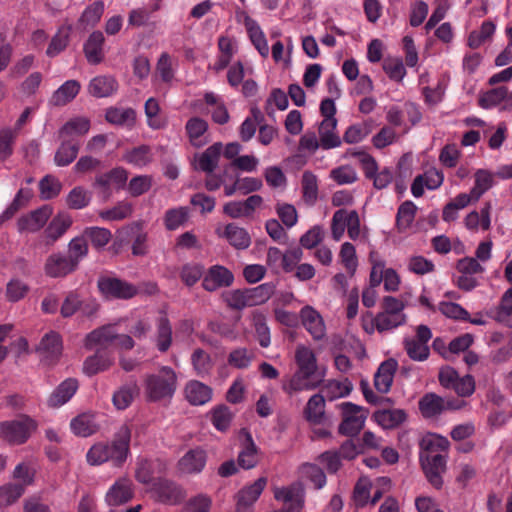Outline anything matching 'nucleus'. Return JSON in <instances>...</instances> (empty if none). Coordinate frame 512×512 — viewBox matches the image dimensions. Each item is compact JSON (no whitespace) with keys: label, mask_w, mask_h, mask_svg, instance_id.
I'll list each match as a JSON object with an SVG mask.
<instances>
[{"label":"nucleus","mask_w":512,"mask_h":512,"mask_svg":"<svg viewBox=\"0 0 512 512\" xmlns=\"http://www.w3.org/2000/svg\"><path fill=\"white\" fill-rule=\"evenodd\" d=\"M72 224V219L68 214L60 213L53 218L45 230L47 243L52 244L58 240Z\"/></svg>","instance_id":"obj_37"},{"label":"nucleus","mask_w":512,"mask_h":512,"mask_svg":"<svg viewBox=\"0 0 512 512\" xmlns=\"http://www.w3.org/2000/svg\"><path fill=\"white\" fill-rule=\"evenodd\" d=\"M52 211V208L48 205L33 211L29 216L20 220V229L30 232L38 231L46 224L47 220L52 215Z\"/></svg>","instance_id":"obj_34"},{"label":"nucleus","mask_w":512,"mask_h":512,"mask_svg":"<svg viewBox=\"0 0 512 512\" xmlns=\"http://www.w3.org/2000/svg\"><path fill=\"white\" fill-rule=\"evenodd\" d=\"M479 105L484 109L500 107L509 110L512 108V91L505 86L493 88L480 96Z\"/></svg>","instance_id":"obj_12"},{"label":"nucleus","mask_w":512,"mask_h":512,"mask_svg":"<svg viewBox=\"0 0 512 512\" xmlns=\"http://www.w3.org/2000/svg\"><path fill=\"white\" fill-rule=\"evenodd\" d=\"M78 389L76 379L68 378L61 382L48 398L49 407L57 408L67 403Z\"/></svg>","instance_id":"obj_25"},{"label":"nucleus","mask_w":512,"mask_h":512,"mask_svg":"<svg viewBox=\"0 0 512 512\" xmlns=\"http://www.w3.org/2000/svg\"><path fill=\"white\" fill-rule=\"evenodd\" d=\"M189 217L187 207H177L166 211L164 224L167 230L173 231L184 225Z\"/></svg>","instance_id":"obj_56"},{"label":"nucleus","mask_w":512,"mask_h":512,"mask_svg":"<svg viewBox=\"0 0 512 512\" xmlns=\"http://www.w3.org/2000/svg\"><path fill=\"white\" fill-rule=\"evenodd\" d=\"M239 437L243 444V450L239 453L238 464L244 469H251L256 464V450L252 435L246 429H243Z\"/></svg>","instance_id":"obj_35"},{"label":"nucleus","mask_w":512,"mask_h":512,"mask_svg":"<svg viewBox=\"0 0 512 512\" xmlns=\"http://www.w3.org/2000/svg\"><path fill=\"white\" fill-rule=\"evenodd\" d=\"M138 393L139 387L135 381L122 385L114 392L112 397L115 408L118 410H125L131 405Z\"/></svg>","instance_id":"obj_38"},{"label":"nucleus","mask_w":512,"mask_h":512,"mask_svg":"<svg viewBox=\"0 0 512 512\" xmlns=\"http://www.w3.org/2000/svg\"><path fill=\"white\" fill-rule=\"evenodd\" d=\"M352 389L353 385L348 379L342 381L329 380L325 383L323 392L329 399L333 400L348 396Z\"/></svg>","instance_id":"obj_50"},{"label":"nucleus","mask_w":512,"mask_h":512,"mask_svg":"<svg viewBox=\"0 0 512 512\" xmlns=\"http://www.w3.org/2000/svg\"><path fill=\"white\" fill-rule=\"evenodd\" d=\"M216 233L219 237L226 239L236 249H246L251 242L248 232L234 223L218 226Z\"/></svg>","instance_id":"obj_16"},{"label":"nucleus","mask_w":512,"mask_h":512,"mask_svg":"<svg viewBox=\"0 0 512 512\" xmlns=\"http://www.w3.org/2000/svg\"><path fill=\"white\" fill-rule=\"evenodd\" d=\"M131 431L128 426L123 425L119 428L114 440L108 444V461L115 466H121L129 454V443Z\"/></svg>","instance_id":"obj_8"},{"label":"nucleus","mask_w":512,"mask_h":512,"mask_svg":"<svg viewBox=\"0 0 512 512\" xmlns=\"http://www.w3.org/2000/svg\"><path fill=\"white\" fill-rule=\"evenodd\" d=\"M92 194L81 186L73 188L66 197V203L71 209H83L90 203Z\"/></svg>","instance_id":"obj_58"},{"label":"nucleus","mask_w":512,"mask_h":512,"mask_svg":"<svg viewBox=\"0 0 512 512\" xmlns=\"http://www.w3.org/2000/svg\"><path fill=\"white\" fill-rule=\"evenodd\" d=\"M123 160L135 167L142 168L153 160V153L148 145H140L127 150L123 154Z\"/></svg>","instance_id":"obj_41"},{"label":"nucleus","mask_w":512,"mask_h":512,"mask_svg":"<svg viewBox=\"0 0 512 512\" xmlns=\"http://www.w3.org/2000/svg\"><path fill=\"white\" fill-rule=\"evenodd\" d=\"M397 366L394 359H388L381 363L374 376V385L377 391L387 393L390 390Z\"/></svg>","instance_id":"obj_26"},{"label":"nucleus","mask_w":512,"mask_h":512,"mask_svg":"<svg viewBox=\"0 0 512 512\" xmlns=\"http://www.w3.org/2000/svg\"><path fill=\"white\" fill-rule=\"evenodd\" d=\"M80 142L78 140H65L56 151L54 161L57 166H67L72 163L79 152Z\"/></svg>","instance_id":"obj_40"},{"label":"nucleus","mask_w":512,"mask_h":512,"mask_svg":"<svg viewBox=\"0 0 512 512\" xmlns=\"http://www.w3.org/2000/svg\"><path fill=\"white\" fill-rule=\"evenodd\" d=\"M218 50L219 55L217 61L214 63L213 68L216 71H221L230 64L232 58L238 51L236 39L227 34L219 36Z\"/></svg>","instance_id":"obj_21"},{"label":"nucleus","mask_w":512,"mask_h":512,"mask_svg":"<svg viewBox=\"0 0 512 512\" xmlns=\"http://www.w3.org/2000/svg\"><path fill=\"white\" fill-rule=\"evenodd\" d=\"M38 423L28 415L0 422V439L11 444H24L36 431Z\"/></svg>","instance_id":"obj_3"},{"label":"nucleus","mask_w":512,"mask_h":512,"mask_svg":"<svg viewBox=\"0 0 512 512\" xmlns=\"http://www.w3.org/2000/svg\"><path fill=\"white\" fill-rule=\"evenodd\" d=\"M204 275V266L198 263H187L180 271L181 280L189 287L195 285L200 279L203 280Z\"/></svg>","instance_id":"obj_62"},{"label":"nucleus","mask_w":512,"mask_h":512,"mask_svg":"<svg viewBox=\"0 0 512 512\" xmlns=\"http://www.w3.org/2000/svg\"><path fill=\"white\" fill-rule=\"evenodd\" d=\"M185 395L189 403L200 406L211 400L212 389L200 381L191 380L185 386Z\"/></svg>","instance_id":"obj_30"},{"label":"nucleus","mask_w":512,"mask_h":512,"mask_svg":"<svg viewBox=\"0 0 512 512\" xmlns=\"http://www.w3.org/2000/svg\"><path fill=\"white\" fill-rule=\"evenodd\" d=\"M339 257L348 274L353 276L358 267V260L354 245L350 242H344L341 245Z\"/></svg>","instance_id":"obj_60"},{"label":"nucleus","mask_w":512,"mask_h":512,"mask_svg":"<svg viewBox=\"0 0 512 512\" xmlns=\"http://www.w3.org/2000/svg\"><path fill=\"white\" fill-rule=\"evenodd\" d=\"M225 303L232 309L242 310L256 304V288L236 289L223 293Z\"/></svg>","instance_id":"obj_17"},{"label":"nucleus","mask_w":512,"mask_h":512,"mask_svg":"<svg viewBox=\"0 0 512 512\" xmlns=\"http://www.w3.org/2000/svg\"><path fill=\"white\" fill-rule=\"evenodd\" d=\"M300 475L310 481L316 489H322L327 482L324 471L315 464L305 463L300 467Z\"/></svg>","instance_id":"obj_49"},{"label":"nucleus","mask_w":512,"mask_h":512,"mask_svg":"<svg viewBox=\"0 0 512 512\" xmlns=\"http://www.w3.org/2000/svg\"><path fill=\"white\" fill-rule=\"evenodd\" d=\"M406 322V315H394L386 311L378 313L373 324L379 332L391 331Z\"/></svg>","instance_id":"obj_46"},{"label":"nucleus","mask_w":512,"mask_h":512,"mask_svg":"<svg viewBox=\"0 0 512 512\" xmlns=\"http://www.w3.org/2000/svg\"><path fill=\"white\" fill-rule=\"evenodd\" d=\"M118 89L116 79L111 75H100L91 79L88 90L97 98H104L113 95Z\"/></svg>","instance_id":"obj_29"},{"label":"nucleus","mask_w":512,"mask_h":512,"mask_svg":"<svg viewBox=\"0 0 512 512\" xmlns=\"http://www.w3.org/2000/svg\"><path fill=\"white\" fill-rule=\"evenodd\" d=\"M274 498L293 512H302L305 503V491L302 484L296 482L286 487H276Z\"/></svg>","instance_id":"obj_7"},{"label":"nucleus","mask_w":512,"mask_h":512,"mask_svg":"<svg viewBox=\"0 0 512 512\" xmlns=\"http://www.w3.org/2000/svg\"><path fill=\"white\" fill-rule=\"evenodd\" d=\"M207 462V452L196 447L188 450L178 461L177 470L182 475L199 474L203 471Z\"/></svg>","instance_id":"obj_10"},{"label":"nucleus","mask_w":512,"mask_h":512,"mask_svg":"<svg viewBox=\"0 0 512 512\" xmlns=\"http://www.w3.org/2000/svg\"><path fill=\"white\" fill-rule=\"evenodd\" d=\"M496 318L499 322L512 327V286L503 294Z\"/></svg>","instance_id":"obj_63"},{"label":"nucleus","mask_w":512,"mask_h":512,"mask_svg":"<svg viewBox=\"0 0 512 512\" xmlns=\"http://www.w3.org/2000/svg\"><path fill=\"white\" fill-rule=\"evenodd\" d=\"M105 10L104 2L101 0L94 1L87 6L79 18V23L83 26H95L101 19Z\"/></svg>","instance_id":"obj_54"},{"label":"nucleus","mask_w":512,"mask_h":512,"mask_svg":"<svg viewBox=\"0 0 512 512\" xmlns=\"http://www.w3.org/2000/svg\"><path fill=\"white\" fill-rule=\"evenodd\" d=\"M446 455L421 453L420 461L425 476L429 483L436 489H440L443 484L442 473L446 469Z\"/></svg>","instance_id":"obj_6"},{"label":"nucleus","mask_w":512,"mask_h":512,"mask_svg":"<svg viewBox=\"0 0 512 512\" xmlns=\"http://www.w3.org/2000/svg\"><path fill=\"white\" fill-rule=\"evenodd\" d=\"M256 207V195L249 196L245 201H232L224 206V212L233 217L249 215Z\"/></svg>","instance_id":"obj_48"},{"label":"nucleus","mask_w":512,"mask_h":512,"mask_svg":"<svg viewBox=\"0 0 512 512\" xmlns=\"http://www.w3.org/2000/svg\"><path fill=\"white\" fill-rule=\"evenodd\" d=\"M112 364L108 356L96 353L88 357L83 364V371L85 374L92 376L101 371L107 370Z\"/></svg>","instance_id":"obj_59"},{"label":"nucleus","mask_w":512,"mask_h":512,"mask_svg":"<svg viewBox=\"0 0 512 512\" xmlns=\"http://www.w3.org/2000/svg\"><path fill=\"white\" fill-rule=\"evenodd\" d=\"M185 130L192 146L200 148L209 141L208 123L200 117L190 118L185 125Z\"/></svg>","instance_id":"obj_19"},{"label":"nucleus","mask_w":512,"mask_h":512,"mask_svg":"<svg viewBox=\"0 0 512 512\" xmlns=\"http://www.w3.org/2000/svg\"><path fill=\"white\" fill-rule=\"evenodd\" d=\"M100 292L109 299L128 300L140 294V289L136 285L111 276H103L98 280Z\"/></svg>","instance_id":"obj_5"},{"label":"nucleus","mask_w":512,"mask_h":512,"mask_svg":"<svg viewBox=\"0 0 512 512\" xmlns=\"http://www.w3.org/2000/svg\"><path fill=\"white\" fill-rule=\"evenodd\" d=\"M116 329L113 325H105L90 332L85 339V347L92 349H105L114 343Z\"/></svg>","instance_id":"obj_18"},{"label":"nucleus","mask_w":512,"mask_h":512,"mask_svg":"<svg viewBox=\"0 0 512 512\" xmlns=\"http://www.w3.org/2000/svg\"><path fill=\"white\" fill-rule=\"evenodd\" d=\"M338 407L342 413L339 433L345 436L357 435L365 424L367 411L352 402H343Z\"/></svg>","instance_id":"obj_4"},{"label":"nucleus","mask_w":512,"mask_h":512,"mask_svg":"<svg viewBox=\"0 0 512 512\" xmlns=\"http://www.w3.org/2000/svg\"><path fill=\"white\" fill-rule=\"evenodd\" d=\"M491 210V202H485L479 212L471 211L464 219L465 227L470 231L489 230L491 227Z\"/></svg>","instance_id":"obj_23"},{"label":"nucleus","mask_w":512,"mask_h":512,"mask_svg":"<svg viewBox=\"0 0 512 512\" xmlns=\"http://www.w3.org/2000/svg\"><path fill=\"white\" fill-rule=\"evenodd\" d=\"M90 129V121L86 117L78 116L68 120L59 130L60 139L77 140L86 135Z\"/></svg>","instance_id":"obj_28"},{"label":"nucleus","mask_w":512,"mask_h":512,"mask_svg":"<svg viewBox=\"0 0 512 512\" xmlns=\"http://www.w3.org/2000/svg\"><path fill=\"white\" fill-rule=\"evenodd\" d=\"M75 269V261L61 253L51 254L44 265L46 275L52 278L64 277Z\"/></svg>","instance_id":"obj_15"},{"label":"nucleus","mask_w":512,"mask_h":512,"mask_svg":"<svg viewBox=\"0 0 512 512\" xmlns=\"http://www.w3.org/2000/svg\"><path fill=\"white\" fill-rule=\"evenodd\" d=\"M38 351L45 358L54 359L61 354L62 341L58 333L49 332L41 340Z\"/></svg>","instance_id":"obj_45"},{"label":"nucleus","mask_w":512,"mask_h":512,"mask_svg":"<svg viewBox=\"0 0 512 512\" xmlns=\"http://www.w3.org/2000/svg\"><path fill=\"white\" fill-rule=\"evenodd\" d=\"M178 385V376L169 366H161L156 372L145 375L143 386L149 401L171 399Z\"/></svg>","instance_id":"obj_2"},{"label":"nucleus","mask_w":512,"mask_h":512,"mask_svg":"<svg viewBox=\"0 0 512 512\" xmlns=\"http://www.w3.org/2000/svg\"><path fill=\"white\" fill-rule=\"evenodd\" d=\"M72 432L80 437H88L99 429L95 414L83 413L71 420Z\"/></svg>","instance_id":"obj_33"},{"label":"nucleus","mask_w":512,"mask_h":512,"mask_svg":"<svg viewBox=\"0 0 512 512\" xmlns=\"http://www.w3.org/2000/svg\"><path fill=\"white\" fill-rule=\"evenodd\" d=\"M300 318L305 329L315 340H321L326 335V327L321 314L312 306H304L300 310Z\"/></svg>","instance_id":"obj_13"},{"label":"nucleus","mask_w":512,"mask_h":512,"mask_svg":"<svg viewBox=\"0 0 512 512\" xmlns=\"http://www.w3.org/2000/svg\"><path fill=\"white\" fill-rule=\"evenodd\" d=\"M80 88L77 80H67L52 94L49 104L55 107L68 104L78 95Z\"/></svg>","instance_id":"obj_31"},{"label":"nucleus","mask_w":512,"mask_h":512,"mask_svg":"<svg viewBox=\"0 0 512 512\" xmlns=\"http://www.w3.org/2000/svg\"><path fill=\"white\" fill-rule=\"evenodd\" d=\"M337 119H323L318 128L321 147L324 150L337 148L341 145L342 140L336 133Z\"/></svg>","instance_id":"obj_27"},{"label":"nucleus","mask_w":512,"mask_h":512,"mask_svg":"<svg viewBox=\"0 0 512 512\" xmlns=\"http://www.w3.org/2000/svg\"><path fill=\"white\" fill-rule=\"evenodd\" d=\"M25 492L24 485L9 482L0 486V506L15 503Z\"/></svg>","instance_id":"obj_57"},{"label":"nucleus","mask_w":512,"mask_h":512,"mask_svg":"<svg viewBox=\"0 0 512 512\" xmlns=\"http://www.w3.org/2000/svg\"><path fill=\"white\" fill-rule=\"evenodd\" d=\"M444 181V175L436 168H429L422 175L417 176L412 185L411 193L418 198L424 194V188L435 190L439 188Z\"/></svg>","instance_id":"obj_14"},{"label":"nucleus","mask_w":512,"mask_h":512,"mask_svg":"<svg viewBox=\"0 0 512 512\" xmlns=\"http://www.w3.org/2000/svg\"><path fill=\"white\" fill-rule=\"evenodd\" d=\"M222 149L223 145L221 142H216L209 146L197 157L196 168L206 173H212L218 165Z\"/></svg>","instance_id":"obj_32"},{"label":"nucleus","mask_w":512,"mask_h":512,"mask_svg":"<svg viewBox=\"0 0 512 512\" xmlns=\"http://www.w3.org/2000/svg\"><path fill=\"white\" fill-rule=\"evenodd\" d=\"M493 186L494 173L486 169H478L474 174V186L471 189L474 202H477Z\"/></svg>","instance_id":"obj_42"},{"label":"nucleus","mask_w":512,"mask_h":512,"mask_svg":"<svg viewBox=\"0 0 512 512\" xmlns=\"http://www.w3.org/2000/svg\"><path fill=\"white\" fill-rule=\"evenodd\" d=\"M297 372L291 379L290 386L293 390H311L320 385L324 378V372L317 365L315 353L304 345H299L295 351Z\"/></svg>","instance_id":"obj_1"},{"label":"nucleus","mask_w":512,"mask_h":512,"mask_svg":"<svg viewBox=\"0 0 512 512\" xmlns=\"http://www.w3.org/2000/svg\"><path fill=\"white\" fill-rule=\"evenodd\" d=\"M233 282L234 275L228 268L222 265H213L205 272L202 287L208 292H214L231 286Z\"/></svg>","instance_id":"obj_9"},{"label":"nucleus","mask_w":512,"mask_h":512,"mask_svg":"<svg viewBox=\"0 0 512 512\" xmlns=\"http://www.w3.org/2000/svg\"><path fill=\"white\" fill-rule=\"evenodd\" d=\"M191 363L195 373L200 377L208 375L213 368L210 355L203 349H196L192 353Z\"/></svg>","instance_id":"obj_55"},{"label":"nucleus","mask_w":512,"mask_h":512,"mask_svg":"<svg viewBox=\"0 0 512 512\" xmlns=\"http://www.w3.org/2000/svg\"><path fill=\"white\" fill-rule=\"evenodd\" d=\"M155 491L159 501L170 505L180 503L185 497L184 490L178 484L168 480H159Z\"/></svg>","instance_id":"obj_22"},{"label":"nucleus","mask_w":512,"mask_h":512,"mask_svg":"<svg viewBox=\"0 0 512 512\" xmlns=\"http://www.w3.org/2000/svg\"><path fill=\"white\" fill-rule=\"evenodd\" d=\"M417 207L411 201H406L400 205L397 212L396 223L399 230L408 229L415 219Z\"/></svg>","instance_id":"obj_61"},{"label":"nucleus","mask_w":512,"mask_h":512,"mask_svg":"<svg viewBox=\"0 0 512 512\" xmlns=\"http://www.w3.org/2000/svg\"><path fill=\"white\" fill-rule=\"evenodd\" d=\"M444 408V400L435 394H427L419 402L421 413L428 418L440 414Z\"/></svg>","instance_id":"obj_51"},{"label":"nucleus","mask_w":512,"mask_h":512,"mask_svg":"<svg viewBox=\"0 0 512 512\" xmlns=\"http://www.w3.org/2000/svg\"><path fill=\"white\" fill-rule=\"evenodd\" d=\"M105 37L101 31L92 32L83 46L85 57L89 64L97 65L105 57L104 52Z\"/></svg>","instance_id":"obj_20"},{"label":"nucleus","mask_w":512,"mask_h":512,"mask_svg":"<svg viewBox=\"0 0 512 512\" xmlns=\"http://www.w3.org/2000/svg\"><path fill=\"white\" fill-rule=\"evenodd\" d=\"M256 502V486L251 485L242 489L237 496L236 512H254Z\"/></svg>","instance_id":"obj_64"},{"label":"nucleus","mask_w":512,"mask_h":512,"mask_svg":"<svg viewBox=\"0 0 512 512\" xmlns=\"http://www.w3.org/2000/svg\"><path fill=\"white\" fill-rule=\"evenodd\" d=\"M373 417L382 428L392 429L405 421L406 413L402 409H384L375 412Z\"/></svg>","instance_id":"obj_39"},{"label":"nucleus","mask_w":512,"mask_h":512,"mask_svg":"<svg viewBox=\"0 0 512 512\" xmlns=\"http://www.w3.org/2000/svg\"><path fill=\"white\" fill-rule=\"evenodd\" d=\"M449 446V440L436 433L426 434L420 442L421 453L442 454L448 450Z\"/></svg>","instance_id":"obj_43"},{"label":"nucleus","mask_w":512,"mask_h":512,"mask_svg":"<svg viewBox=\"0 0 512 512\" xmlns=\"http://www.w3.org/2000/svg\"><path fill=\"white\" fill-rule=\"evenodd\" d=\"M71 34L70 26H61L57 33L51 39L49 46L46 50L48 57H55L65 50L67 47Z\"/></svg>","instance_id":"obj_47"},{"label":"nucleus","mask_w":512,"mask_h":512,"mask_svg":"<svg viewBox=\"0 0 512 512\" xmlns=\"http://www.w3.org/2000/svg\"><path fill=\"white\" fill-rule=\"evenodd\" d=\"M154 342L158 351L161 353L167 352L172 345V326L166 316H161L157 321Z\"/></svg>","instance_id":"obj_36"},{"label":"nucleus","mask_w":512,"mask_h":512,"mask_svg":"<svg viewBox=\"0 0 512 512\" xmlns=\"http://www.w3.org/2000/svg\"><path fill=\"white\" fill-rule=\"evenodd\" d=\"M302 193L304 201L313 205L318 198V179L311 171H305L302 175Z\"/></svg>","instance_id":"obj_53"},{"label":"nucleus","mask_w":512,"mask_h":512,"mask_svg":"<svg viewBox=\"0 0 512 512\" xmlns=\"http://www.w3.org/2000/svg\"><path fill=\"white\" fill-rule=\"evenodd\" d=\"M128 174L123 168H115L110 172L99 175L96 178L95 185L103 189H110L112 187H122L127 181Z\"/></svg>","instance_id":"obj_44"},{"label":"nucleus","mask_w":512,"mask_h":512,"mask_svg":"<svg viewBox=\"0 0 512 512\" xmlns=\"http://www.w3.org/2000/svg\"><path fill=\"white\" fill-rule=\"evenodd\" d=\"M134 496L132 481L127 477L117 479L105 494L108 506H119L130 501Z\"/></svg>","instance_id":"obj_11"},{"label":"nucleus","mask_w":512,"mask_h":512,"mask_svg":"<svg viewBox=\"0 0 512 512\" xmlns=\"http://www.w3.org/2000/svg\"><path fill=\"white\" fill-rule=\"evenodd\" d=\"M233 419L232 411L226 405H219L210 412V420L213 426L221 432L226 431Z\"/></svg>","instance_id":"obj_52"},{"label":"nucleus","mask_w":512,"mask_h":512,"mask_svg":"<svg viewBox=\"0 0 512 512\" xmlns=\"http://www.w3.org/2000/svg\"><path fill=\"white\" fill-rule=\"evenodd\" d=\"M305 419L313 425H322L326 422L325 398L322 394H314L304 408Z\"/></svg>","instance_id":"obj_24"}]
</instances>
